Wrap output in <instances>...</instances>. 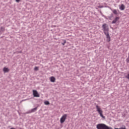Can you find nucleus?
Returning a JSON list of instances; mask_svg holds the SVG:
<instances>
[{"label": "nucleus", "mask_w": 129, "mask_h": 129, "mask_svg": "<svg viewBox=\"0 0 129 129\" xmlns=\"http://www.w3.org/2000/svg\"><path fill=\"white\" fill-rule=\"evenodd\" d=\"M96 109L97 112H98L99 114H100V117L103 119H105V116H103V114H102L103 111L101 110V108H100V107L98 106V105H96Z\"/></svg>", "instance_id": "7ed1b4c3"}, {"label": "nucleus", "mask_w": 129, "mask_h": 129, "mask_svg": "<svg viewBox=\"0 0 129 129\" xmlns=\"http://www.w3.org/2000/svg\"><path fill=\"white\" fill-rule=\"evenodd\" d=\"M125 9V7L123 4H121L120 6H119V9L121 11L124 10Z\"/></svg>", "instance_id": "6e6552de"}, {"label": "nucleus", "mask_w": 129, "mask_h": 129, "mask_svg": "<svg viewBox=\"0 0 129 129\" xmlns=\"http://www.w3.org/2000/svg\"><path fill=\"white\" fill-rule=\"evenodd\" d=\"M21 0H16V2L17 3H19L20 2Z\"/></svg>", "instance_id": "6ab92c4d"}, {"label": "nucleus", "mask_w": 129, "mask_h": 129, "mask_svg": "<svg viewBox=\"0 0 129 129\" xmlns=\"http://www.w3.org/2000/svg\"><path fill=\"white\" fill-rule=\"evenodd\" d=\"M18 53H22V51H20L18 52Z\"/></svg>", "instance_id": "b1692460"}, {"label": "nucleus", "mask_w": 129, "mask_h": 129, "mask_svg": "<svg viewBox=\"0 0 129 129\" xmlns=\"http://www.w3.org/2000/svg\"><path fill=\"white\" fill-rule=\"evenodd\" d=\"M102 27L103 28V30L104 34L106 35L107 41H110V36H109V29L106 24H103Z\"/></svg>", "instance_id": "f257e3e1"}, {"label": "nucleus", "mask_w": 129, "mask_h": 129, "mask_svg": "<svg viewBox=\"0 0 129 129\" xmlns=\"http://www.w3.org/2000/svg\"><path fill=\"white\" fill-rule=\"evenodd\" d=\"M103 17H104L105 18H106V17H105V16L103 15Z\"/></svg>", "instance_id": "5701e85b"}, {"label": "nucleus", "mask_w": 129, "mask_h": 129, "mask_svg": "<svg viewBox=\"0 0 129 129\" xmlns=\"http://www.w3.org/2000/svg\"><path fill=\"white\" fill-rule=\"evenodd\" d=\"M125 78H126L129 80V73L127 74V75L125 76Z\"/></svg>", "instance_id": "4468645a"}, {"label": "nucleus", "mask_w": 129, "mask_h": 129, "mask_svg": "<svg viewBox=\"0 0 129 129\" xmlns=\"http://www.w3.org/2000/svg\"><path fill=\"white\" fill-rule=\"evenodd\" d=\"M50 80L51 82H55L56 79L54 77H51L50 78Z\"/></svg>", "instance_id": "1a4fd4ad"}, {"label": "nucleus", "mask_w": 129, "mask_h": 129, "mask_svg": "<svg viewBox=\"0 0 129 129\" xmlns=\"http://www.w3.org/2000/svg\"><path fill=\"white\" fill-rule=\"evenodd\" d=\"M114 129H118V128H115Z\"/></svg>", "instance_id": "393cba45"}, {"label": "nucleus", "mask_w": 129, "mask_h": 129, "mask_svg": "<svg viewBox=\"0 0 129 129\" xmlns=\"http://www.w3.org/2000/svg\"><path fill=\"white\" fill-rule=\"evenodd\" d=\"M10 129H16V128L14 127H11Z\"/></svg>", "instance_id": "4be33fe9"}, {"label": "nucleus", "mask_w": 129, "mask_h": 129, "mask_svg": "<svg viewBox=\"0 0 129 129\" xmlns=\"http://www.w3.org/2000/svg\"><path fill=\"white\" fill-rule=\"evenodd\" d=\"M126 62L127 63H129V55L128 56V58L126 59Z\"/></svg>", "instance_id": "a211bd4d"}, {"label": "nucleus", "mask_w": 129, "mask_h": 129, "mask_svg": "<svg viewBox=\"0 0 129 129\" xmlns=\"http://www.w3.org/2000/svg\"><path fill=\"white\" fill-rule=\"evenodd\" d=\"M37 109H38V107H35V108H32L31 110H29L27 112V114H30V113H34V112L37 111Z\"/></svg>", "instance_id": "423d86ee"}, {"label": "nucleus", "mask_w": 129, "mask_h": 129, "mask_svg": "<svg viewBox=\"0 0 129 129\" xmlns=\"http://www.w3.org/2000/svg\"><path fill=\"white\" fill-rule=\"evenodd\" d=\"M119 129H126L125 125H123L122 127H120Z\"/></svg>", "instance_id": "2eb2a0df"}, {"label": "nucleus", "mask_w": 129, "mask_h": 129, "mask_svg": "<svg viewBox=\"0 0 129 129\" xmlns=\"http://www.w3.org/2000/svg\"><path fill=\"white\" fill-rule=\"evenodd\" d=\"M97 129H112V127L107 126L104 123H99L96 125Z\"/></svg>", "instance_id": "f03ea898"}, {"label": "nucleus", "mask_w": 129, "mask_h": 129, "mask_svg": "<svg viewBox=\"0 0 129 129\" xmlns=\"http://www.w3.org/2000/svg\"><path fill=\"white\" fill-rule=\"evenodd\" d=\"M99 8H103V6H100Z\"/></svg>", "instance_id": "aec40b11"}, {"label": "nucleus", "mask_w": 129, "mask_h": 129, "mask_svg": "<svg viewBox=\"0 0 129 129\" xmlns=\"http://www.w3.org/2000/svg\"><path fill=\"white\" fill-rule=\"evenodd\" d=\"M67 43V41L66 40H63V42H62L61 44L63 46H64L65 44Z\"/></svg>", "instance_id": "ddd939ff"}, {"label": "nucleus", "mask_w": 129, "mask_h": 129, "mask_svg": "<svg viewBox=\"0 0 129 129\" xmlns=\"http://www.w3.org/2000/svg\"><path fill=\"white\" fill-rule=\"evenodd\" d=\"M119 20V17H116L112 22V24H115L118 20Z\"/></svg>", "instance_id": "0eeeda50"}, {"label": "nucleus", "mask_w": 129, "mask_h": 129, "mask_svg": "<svg viewBox=\"0 0 129 129\" xmlns=\"http://www.w3.org/2000/svg\"><path fill=\"white\" fill-rule=\"evenodd\" d=\"M3 71H4V72H5V73L9 72L10 70H9V68H4V69H3Z\"/></svg>", "instance_id": "9d476101"}, {"label": "nucleus", "mask_w": 129, "mask_h": 129, "mask_svg": "<svg viewBox=\"0 0 129 129\" xmlns=\"http://www.w3.org/2000/svg\"><path fill=\"white\" fill-rule=\"evenodd\" d=\"M44 104L45 105H49L50 104V103L49 101H46L44 102Z\"/></svg>", "instance_id": "f8f14e48"}, {"label": "nucleus", "mask_w": 129, "mask_h": 129, "mask_svg": "<svg viewBox=\"0 0 129 129\" xmlns=\"http://www.w3.org/2000/svg\"><path fill=\"white\" fill-rule=\"evenodd\" d=\"M111 11H112L113 13L114 14V15H117L118 13H117V11L116 10H111Z\"/></svg>", "instance_id": "9b49d317"}, {"label": "nucleus", "mask_w": 129, "mask_h": 129, "mask_svg": "<svg viewBox=\"0 0 129 129\" xmlns=\"http://www.w3.org/2000/svg\"><path fill=\"white\" fill-rule=\"evenodd\" d=\"M67 118V114H64L63 115H62L60 119V123L61 124L63 123L66 120Z\"/></svg>", "instance_id": "20e7f679"}, {"label": "nucleus", "mask_w": 129, "mask_h": 129, "mask_svg": "<svg viewBox=\"0 0 129 129\" xmlns=\"http://www.w3.org/2000/svg\"><path fill=\"white\" fill-rule=\"evenodd\" d=\"M34 70H35V71L39 70V68L37 67H35L34 68Z\"/></svg>", "instance_id": "f3484780"}, {"label": "nucleus", "mask_w": 129, "mask_h": 129, "mask_svg": "<svg viewBox=\"0 0 129 129\" xmlns=\"http://www.w3.org/2000/svg\"><path fill=\"white\" fill-rule=\"evenodd\" d=\"M113 14H111V17H113Z\"/></svg>", "instance_id": "412c9836"}, {"label": "nucleus", "mask_w": 129, "mask_h": 129, "mask_svg": "<svg viewBox=\"0 0 129 129\" xmlns=\"http://www.w3.org/2000/svg\"><path fill=\"white\" fill-rule=\"evenodd\" d=\"M33 95L34 97L39 98L40 95L36 90H33Z\"/></svg>", "instance_id": "39448f33"}, {"label": "nucleus", "mask_w": 129, "mask_h": 129, "mask_svg": "<svg viewBox=\"0 0 129 129\" xmlns=\"http://www.w3.org/2000/svg\"><path fill=\"white\" fill-rule=\"evenodd\" d=\"M5 28H4L3 27H1V30L2 31H5Z\"/></svg>", "instance_id": "dca6fc26"}]
</instances>
